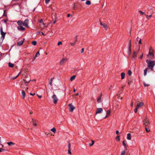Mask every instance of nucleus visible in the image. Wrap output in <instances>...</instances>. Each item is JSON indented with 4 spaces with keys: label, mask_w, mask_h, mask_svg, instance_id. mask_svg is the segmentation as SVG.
<instances>
[{
    "label": "nucleus",
    "mask_w": 155,
    "mask_h": 155,
    "mask_svg": "<svg viewBox=\"0 0 155 155\" xmlns=\"http://www.w3.org/2000/svg\"><path fill=\"white\" fill-rule=\"evenodd\" d=\"M143 56V54H142L141 56H140V58L142 59V58Z\"/></svg>",
    "instance_id": "61"
},
{
    "label": "nucleus",
    "mask_w": 155,
    "mask_h": 155,
    "mask_svg": "<svg viewBox=\"0 0 155 155\" xmlns=\"http://www.w3.org/2000/svg\"><path fill=\"white\" fill-rule=\"evenodd\" d=\"M65 61V59H64V58L62 59L60 62V63H59L60 64H61V65L63 64L64 63Z\"/></svg>",
    "instance_id": "17"
},
{
    "label": "nucleus",
    "mask_w": 155,
    "mask_h": 155,
    "mask_svg": "<svg viewBox=\"0 0 155 155\" xmlns=\"http://www.w3.org/2000/svg\"><path fill=\"white\" fill-rule=\"evenodd\" d=\"M127 139L128 140H130L131 139V134L129 133L127 134Z\"/></svg>",
    "instance_id": "20"
},
{
    "label": "nucleus",
    "mask_w": 155,
    "mask_h": 155,
    "mask_svg": "<svg viewBox=\"0 0 155 155\" xmlns=\"http://www.w3.org/2000/svg\"><path fill=\"white\" fill-rule=\"evenodd\" d=\"M68 149H71V144H70V143L69 142H68Z\"/></svg>",
    "instance_id": "40"
},
{
    "label": "nucleus",
    "mask_w": 155,
    "mask_h": 155,
    "mask_svg": "<svg viewBox=\"0 0 155 155\" xmlns=\"http://www.w3.org/2000/svg\"><path fill=\"white\" fill-rule=\"evenodd\" d=\"M92 143H89L90 146H92L94 143V141L93 140H91Z\"/></svg>",
    "instance_id": "33"
},
{
    "label": "nucleus",
    "mask_w": 155,
    "mask_h": 155,
    "mask_svg": "<svg viewBox=\"0 0 155 155\" xmlns=\"http://www.w3.org/2000/svg\"><path fill=\"white\" fill-rule=\"evenodd\" d=\"M19 1V0H12V2H17L18 1Z\"/></svg>",
    "instance_id": "63"
},
{
    "label": "nucleus",
    "mask_w": 155,
    "mask_h": 155,
    "mask_svg": "<svg viewBox=\"0 0 155 155\" xmlns=\"http://www.w3.org/2000/svg\"><path fill=\"white\" fill-rule=\"evenodd\" d=\"M119 132L118 130H117L116 131V134H119Z\"/></svg>",
    "instance_id": "62"
},
{
    "label": "nucleus",
    "mask_w": 155,
    "mask_h": 155,
    "mask_svg": "<svg viewBox=\"0 0 155 155\" xmlns=\"http://www.w3.org/2000/svg\"><path fill=\"white\" fill-rule=\"evenodd\" d=\"M138 108L136 107L135 109L134 110V112L136 113L138 110Z\"/></svg>",
    "instance_id": "44"
},
{
    "label": "nucleus",
    "mask_w": 155,
    "mask_h": 155,
    "mask_svg": "<svg viewBox=\"0 0 155 155\" xmlns=\"http://www.w3.org/2000/svg\"><path fill=\"white\" fill-rule=\"evenodd\" d=\"M23 81H24V84H25L26 86L27 85L26 84H28L31 81L30 80H29L28 81H27L26 80H25V79H24Z\"/></svg>",
    "instance_id": "21"
},
{
    "label": "nucleus",
    "mask_w": 155,
    "mask_h": 155,
    "mask_svg": "<svg viewBox=\"0 0 155 155\" xmlns=\"http://www.w3.org/2000/svg\"><path fill=\"white\" fill-rule=\"evenodd\" d=\"M70 16H71V15L70 14H68L67 15V17H69Z\"/></svg>",
    "instance_id": "64"
},
{
    "label": "nucleus",
    "mask_w": 155,
    "mask_h": 155,
    "mask_svg": "<svg viewBox=\"0 0 155 155\" xmlns=\"http://www.w3.org/2000/svg\"><path fill=\"white\" fill-rule=\"evenodd\" d=\"M25 84H24L23 83H22L21 84V88L22 89H24V88H25V87L23 86H25Z\"/></svg>",
    "instance_id": "35"
},
{
    "label": "nucleus",
    "mask_w": 155,
    "mask_h": 155,
    "mask_svg": "<svg viewBox=\"0 0 155 155\" xmlns=\"http://www.w3.org/2000/svg\"><path fill=\"white\" fill-rule=\"evenodd\" d=\"M53 78H51V79L50 80V81L49 82V84L51 86H52V82Z\"/></svg>",
    "instance_id": "32"
},
{
    "label": "nucleus",
    "mask_w": 155,
    "mask_h": 155,
    "mask_svg": "<svg viewBox=\"0 0 155 155\" xmlns=\"http://www.w3.org/2000/svg\"><path fill=\"white\" fill-rule=\"evenodd\" d=\"M117 98L118 99H121L122 98V97H120L119 96Z\"/></svg>",
    "instance_id": "59"
},
{
    "label": "nucleus",
    "mask_w": 155,
    "mask_h": 155,
    "mask_svg": "<svg viewBox=\"0 0 155 155\" xmlns=\"http://www.w3.org/2000/svg\"><path fill=\"white\" fill-rule=\"evenodd\" d=\"M24 38L23 40L21 41L18 42L17 43L18 45V46H20L21 45L23 44V43L24 42Z\"/></svg>",
    "instance_id": "13"
},
{
    "label": "nucleus",
    "mask_w": 155,
    "mask_h": 155,
    "mask_svg": "<svg viewBox=\"0 0 155 155\" xmlns=\"http://www.w3.org/2000/svg\"><path fill=\"white\" fill-rule=\"evenodd\" d=\"M5 151V150L3 148H1L0 149V152Z\"/></svg>",
    "instance_id": "38"
},
{
    "label": "nucleus",
    "mask_w": 155,
    "mask_h": 155,
    "mask_svg": "<svg viewBox=\"0 0 155 155\" xmlns=\"http://www.w3.org/2000/svg\"><path fill=\"white\" fill-rule=\"evenodd\" d=\"M144 124H143L145 126H148L150 125V123L149 121L147 120V119H146L144 120Z\"/></svg>",
    "instance_id": "7"
},
{
    "label": "nucleus",
    "mask_w": 155,
    "mask_h": 155,
    "mask_svg": "<svg viewBox=\"0 0 155 155\" xmlns=\"http://www.w3.org/2000/svg\"><path fill=\"white\" fill-rule=\"evenodd\" d=\"M143 84L145 87H147L149 86V84H146L145 82L143 83Z\"/></svg>",
    "instance_id": "45"
},
{
    "label": "nucleus",
    "mask_w": 155,
    "mask_h": 155,
    "mask_svg": "<svg viewBox=\"0 0 155 155\" xmlns=\"http://www.w3.org/2000/svg\"><path fill=\"white\" fill-rule=\"evenodd\" d=\"M49 1L50 0H45V2L46 4H48L49 2Z\"/></svg>",
    "instance_id": "46"
},
{
    "label": "nucleus",
    "mask_w": 155,
    "mask_h": 155,
    "mask_svg": "<svg viewBox=\"0 0 155 155\" xmlns=\"http://www.w3.org/2000/svg\"><path fill=\"white\" fill-rule=\"evenodd\" d=\"M31 43L32 44L34 45H36L37 44V42L36 41H32Z\"/></svg>",
    "instance_id": "34"
},
{
    "label": "nucleus",
    "mask_w": 155,
    "mask_h": 155,
    "mask_svg": "<svg viewBox=\"0 0 155 155\" xmlns=\"http://www.w3.org/2000/svg\"><path fill=\"white\" fill-rule=\"evenodd\" d=\"M35 93H34L33 94H32V93H30V94L31 95H32V96H34L35 95Z\"/></svg>",
    "instance_id": "53"
},
{
    "label": "nucleus",
    "mask_w": 155,
    "mask_h": 155,
    "mask_svg": "<svg viewBox=\"0 0 155 155\" xmlns=\"http://www.w3.org/2000/svg\"><path fill=\"white\" fill-rule=\"evenodd\" d=\"M17 24L19 26H22V25H23V22L21 20H19L17 21Z\"/></svg>",
    "instance_id": "15"
},
{
    "label": "nucleus",
    "mask_w": 155,
    "mask_h": 155,
    "mask_svg": "<svg viewBox=\"0 0 155 155\" xmlns=\"http://www.w3.org/2000/svg\"><path fill=\"white\" fill-rule=\"evenodd\" d=\"M103 111V110L102 108H97V109L96 114H98L101 113Z\"/></svg>",
    "instance_id": "8"
},
{
    "label": "nucleus",
    "mask_w": 155,
    "mask_h": 155,
    "mask_svg": "<svg viewBox=\"0 0 155 155\" xmlns=\"http://www.w3.org/2000/svg\"><path fill=\"white\" fill-rule=\"evenodd\" d=\"M121 79H123L124 78L125 76V73L124 72H122L121 74Z\"/></svg>",
    "instance_id": "19"
},
{
    "label": "nucleus",
    "mask_w": 155,
    "mask_h": 155,
    "mask_svg": "<svg viewBox=\"0 0 155 155\" xmlns=\"http://www.w3.org/2000/svg\"><path fill=\"white\" fill-rule=\"evenodd\" d=\"M62 42H61V41H59L58 42V45H61L62 44Z\"/></svg>",
    "instance_id": "47"
},
{
    "label": "nucleus",
    "mask_w": 155,
    "mask_h": 155,
    "mask_svg": "<svg viewBox=\"0 0 155 155\" xmlns=\"http://www.w3.org/2000/svg\"><path fill=\"white\" fill-rule=\"evenodd\" d=\"M8 21V20L6 19H5V20H4L3 21H4V22L5 23H6Z\"/></svg>",
    "instance_id": "54"
},
{
    "label": "nucleus",
    "mask_w": 155,
    "mask_h": 155,
    "mask_svg": "<svg viewBox=\"0 0 155 155\" xmlns=\"http://www.w3.org/2000/svg\"><path fill=\"white\" fill-rule=\"evenodd\" d=\"M122 143H123V146H124V145H126V144H125V141L124 140L122 142Z\"/></svg>",
    "instance_id": "52"
},
{
    "label": "nucleus",
    "mask_w": 155,
    "mask_h": 155,
    "mask_svg": "<svg viewBox=\"0 0 155 155\" xmlns=\"http://www.w3.org/2000/svg\"><path fill=\"white\" fill-rule=\"evenodd\" d=\"M1 34L2 35L1 38L3 40L5 38V36L6 34V33L4 32L3 31L2 27H1L0 28Z\"/></svg>",
    "instance_id": "3"
},
{
    "label": "nucleus",
    "mask_w": 155,
    "mask_h": 155,
    "mask_svg": "<svg viewBox=\"0 0 155 155\" xmlns=\"http://www.w3.org/2000/svg\"><path fill=\"white\" fill-rule=\"evenodd\" d=\"M21 73V71H20L18 73V75L17 76H16V77H12V79H14L16 78L19 75V74H20Z\"/></svg>",
    "instance_id": "28"
},
{
    "label": "nucleus",
    "mask_w": 155,
    "mask_h": 155,
    "mask_svg": "<svg viewBox=\"0 0 155 155\" xmlns=\"http://www.w3.org/2000/svg\"><path fill=\"white\" fill-rule=\"evenodd\" d=\"M146 15V18H148V17H152V15H149V16H148V15Z\"/></svg>",
    "instance_id": "49"
},
{
    "label": "nucleus",
    "mask_w": 155,
    "mask_h": 155,
    "mask_svg": "<svg viewBox=\"0 0 155 155\" xmlns=\"http://www.w3.org/2000/svg\"><path fill=\"white\" fill-rule=\"evenodd\" d=\"M125 153H126L125 150H124V151H123L121 153V155H124L125 154Z\"/></svg>",
    "instance_id": "37"
},
{
    "label": "nucleus",
    "mask_w": 155,
    "mask_h": 155,
    "mask_svg": "<svg viewBox=\"0 0 155 155\" xmlns=\"http://www.w3.org/2000/svg\"><path fill=\"white\" fill-rule=\"evenodd\" d=\"M97 102H98V103H100L101 102V97H99L97 99Z\"/></svg>",
    "instance_id": "29"
},
{
    "label": "nucleus",
    "mask_w": 155,
    "mask_h": 155,
    "mask_svg": "<svg viewBox=\"0 0 155 155\" xmlns=\"http://www.w3.org/2000/svg\"><path fill=\"white\" fill-rule=\"evenodd\" d=\"M52 98L53 99V102L54 104H56L58 100L56 96L54 94L52 96Z\"/></svg>",
    "instance_id": "5"
},
{
    "label": "nucleus",
    "mask_w": 155,
    "mask_h": 155,
    "mask_svg": "<svg viewBox=\"0 0 155 155\" xmlns=\"http://www.w3.org/2000/svg\"><path fill=\"white\" fill-rule=\"evenodd\" d=\"M128 74L129 76H130L132 74V72L130 70H128Z\"/></svg>",
    "instance_id": "36"
},
{
    "label": "nucleus",
    "mask_w": 155,
    "mask_h": 155,
    "mask_svg": "<svg viewBox=\"0 0 155 155\" xmlns=\"http://www.w3.org/2000/svg\"><path fill=\"white\" fill-rule=\"evenodd\" d=\"M139 12L140 14H142V15H143V14H145L144 12H143L142 11H141V10H139Z\"/></svg>",
    "instance_id": "42"
},
{
    "label": "nucleus",
    "mask_w": 155,
    "mask_h": 155,
    "mask_svg": "<svg viewBox=\"0 0 155 155\" xmlns=\"http://www.w3.org/2000/svg\"><path fill=\"white\" fill-rule=\"evenodd\" d=\"M147 69L146 68L144 71V76H145L147 75Z\"/></svg>",
    "instance_id": "31"
},
{
    "label": "nucleus",
    "mask_w": 155,
    "mask_h": 155,
    "mask_svg": "<svg viewBox=\"0 0 155 155\" xmlns=\"http://www.w3.org/2000/svg\"><path fill=\"white\" fill-rule=\"evenodd\" d=\"M130 106L131 107H132L133 106V104L132 101L131 102V103L130 104Z\"/></svg>",
    "instance_id": "57"
},
{
    "label": "nucleus",
    "mask_w": 155,
    "mask_h": 155,
    "mask_svg": "<svg viewBox=\"0 0 155 155\" xmlns=\"http://www.w3.org/2000/svg\"><path fill=\"white\" fill-rule=\"evenodd\" d=\"M51 131L53 132L54 133H55L56 132V129L55 127H54L51 129Z\"/></svg>",
    "instance_id": "25"
},
{
    "label": "nucleus",
    "mask_w": 155,
    "mask_h": 155,
    "mask_svg": "<svg viewBox=\"0 0 155 155\" xmlns=\"http://www.w3.org/2000/svg\"><path fill=\"white\" fill-rule=\"evenodd\" d=\"M141 39H140L139 41V44H141Z\"/></svg>",
    "instance_id": "51"
},
{
    "label": "nucleus",
    "mask_w": 155,
    "mask_h": 155,
    "mask_svg": "<svg viewBox=\"0 0 155 155\" xmlns=\"http://www.w3.org/2000/svg\"><path fill=\"white\" fill-rule=\"evenodd\" d=\"M39 22L41 23H43V21L42 20V19H41V20H40L39 21Z\"/></svg>",
    "instance_id": "55"
},
{
    "label": "nucleus",
    "mask_w": 155,
    "mask_h": 155,
    "mask_svg": "<svg viewBox=\"0 0 155 155\" xmlns=\"http://www.w3.org/2000/svg\"><path fill=\"white\" fill-rule=\"evenodd\" d=\"M7 143L8 144L9 146L13 145L15 144L14 143L12 142H7Z\"/></svg>",
    "instance_id": "26"
},
{
    "label": "nucleus",
    "mask_w": 155,
    "mask_h": 155,
    "mask_svg": "<svg viewBox=\"0 0 155 155\" xmlns=\"http://www.w3.org/2000/svg\"><path fill=\"white\" fill-rule=\"evenodd\" d=\"M101 26H103V27L105 28L106 29H107V25L104 23H101Z\"/></svg>",
    "instance_id": "16"
},
{
    "label": "nucleus",
    "mask_w": 155,
    "mask_h": 155,
    "mask_svg": "<svg viewBox=\"0 0 155 155\" xmlns=\"http://www.w3.org/2000/svg\"><path fill=\"white\" fill-rule=\"evenodd\" d=\"M131 40H130L129 41V47H128V51L129 52V54H130L131 53Z\"/></svg>",
    "instance_id": "10"
},
{
    "label": "nucleus",
    "mask_w": 155,
    "mask_h": 155,
    "mask_svg": "<svg viewBox=\"0 0 155 155\" xmlns=\"http://www.w3.org/2000/svg\"><path fill=\"white\" fill-rule=\"evenodd\" d=\"M86 4L87 5H90L91 4V2L90 1L88 0L86 1Z\"/></svg>",
    "instance_id": "30"
},
{
    "label": "nucleus",
    "mask_w": 155,
    "mask_h": 155,
    "mask_svg": "<svg viewBox=\"0 0 155 155\" xmlns=\"http://www.w3.org/2000/svg\"><path fill=\"white\" fill-rule=\"evenodd\" d=\"M42 25L44 26V27H47V26H45V24L44 23H42Z\"/></svg>",
    "instance_id": "58"
},
{
    "label": "nucleus",
    "mask_w": 155,
    "mask_h": 155,
    "mask_svg": "<svg viewBox=\"0 0 155 155\" xmlns=\"http://www.w3.org/2000/svg\"><path fill=\"white\" fill-rule=\"evenodd\" d=\"M139 102V101H137L136 102V103H137L136 107L138 109L144 105V103L143 102H141L139 104L137 103L138 102Z\"/></svg>",
    "instance_id": "4"
},
{
    "label": "nucleus",
    "mask_w": 155,
    "mask_h": 155,
    "mask_svg": "<svg viewBox=\"0 0 155 155\" xmlns=\"http://www.w3.org/2000/svg\"><path fill=\"white\" fill-rule=\"evenodd\" d=\"M18 29L21 31H22L25 30V28L23 27L22 26H18L17 27Z\"/></svg>",
    "instance_id": "9"
},
{
    "label": "nucleus",
    "mask_w": 155,
    "mask_h": 155,
    "mask_svg": "<svg viewBox=\"0 0 155 155\" xmlns=\"http://www.w3.org/2000/svg\"><path fill=\"white\" fill-rule=\"evenodd\" d=\"M28 22L29 20L28 19H26L25 20L24 23H23V25L25 27L28 28Z\"/></svg>",
    "instance_id": "6"
},
{
    "label": "nucleus",
    "mask_w": 155,
    "mask_h": 155,
    "mask_svg": "<svg viewBox=\"0 0 155 155\" xmlns=\"http://www.w3.org/2000/svg\"><path fill=\"white\" fill-rule=\"evenodd\" d=\"M84 48H82L81 49V53H83L84 52Z\"/></svg>",
    "instance_id": "56"
},
{
    "label": "nucleus",
    "mask_w": 155,
    "mask_h": 155,
    "mask_svg": "<svg viewBox=\"0 0 155 155\" xmlns=\"http://www.w3.org/2000/svg\"><path fill=\"white\" fill-rule=\"evenodd\" d=\"M40 54L39 53V51H38L35 54V56L34 57V59H35Z\"/></svg>",
    "instance_id": "24"
},
{
    "label": "nucleus",
    "mask_w": 155,
    "mask_h": 155,
    "mask_svg": "<svg viewBox=\"0 0 155 155\" xmlns=\"http://www.w3.org/2000/svg\"><path fill=\"white\" fill-rule=\"evenodd\" d=\"M110 110H108L107 111V114H106V117L104 118V119H105L107 118V117H108L110 114Z\"/></svg>",
    "instance_id": "14"
},
{
    "label": "nucleus",
    "mask_w": 155,
    "mask_h": 155,
    "mask_svg": "<svg viewBox=\"0 0 155 155\" xmlns=\"http://www.w3.org/2000/svg\"><path fill=\"white\" fill-rule=\"evenodd\" d=\"M69 106L68 109L70 112H72L75 109V107L73 105L72 103L69 104H68Z\"/></svg>",
    "instance_id": "2"
},
{
    "label": "nucleus",
    "mask_w": 155,
    "mask_h": 155,
    "mask_svg": "<svg viewBox=\"0 0 155 155\" xmlns=\"http://www.w3.org/2000/svg\"><path fill=\"white\" fill-rule=\"evenodd\" d=\"M14 65L13 64L11 63L10 62L9 63H8V66L9 67L12 68L14 67Z\"/></svg>",
    "instance_id": "27"
},
{
    "label": "nucleus",
    "mask_w": 155,
    "mask_h": 155,
    "mask_svg": "<svg viewBox=\"0 0 155 155\" xmlns=\"http://www.w3.org/2000/svg\"><path fill=\"white\" fill-rule=\"evenodd\" d=\"M21 94L23 97V98H24L25 97V94L24 91H22L21 92Z\"/></svg>",
    "instance_id": "23"
},
{
    "label": "nucleus",
    "mask_w": 155,
    "mask_h": 155,
    "mask_svg": "<svg viewBox=\"0 0 155 155\" xmlns=\"http://www.w3.org/2000/svg\"><path fill=\"white\" fill-rule=\"evenodd\" d=\"M146 62L148 64V67L151 70H153V68L155 65V61L147 60Z\"/></svg>",
    "instance_id": "1"
},
{
    "label": "nucleus",
    "mask_w": 155,
    "mask_h": 155,
    "mask_svg": "<svg viewBox=\"0 0 155 155\" xmlns=\"http://www.w3.org/2000/svg\"><path fill=\"white\" fill-rule=\"evenodd\" d=\"M75 43H76V42H74L73 43H71L70 44L71 46H74L75 44Z\"/></svg>",
    "instance_id": "43"
},
{
    "label": "nucleus",
    "mask_w": 155,
    "mask_h": 155,
    "mask_svg": "<svg viewBox=\"0 0 155 155\" xmlns=\"http://www.w3.org/2000/svg\"><path fill=\"white\" fill-rule=\"evenodd\" d=\"M76 76L75 75L72 76L70 78V80L71 81H73V80L75 79Z\"/></svg>",
    "instance_id": "22"
},
{
    "label": "nucleus",
    "mask_w": 155,
    "mask_h": 155,
    "mask_svg": "<svg viewBox=\"0 0 155 155\" xmlns=\"http://www.w3.org/2000/svg\"><path fill=\"white\" fill-rule=\"evenodd\" d=\"M68 153L70 154H71V149H68Z\"/></svg>",
    "instance_id": "48"
},
{
    "label": "nucleus",
    "mask_w": 155,
    "mask_h": 155,
    "mask_svg": "<svg viewBox=\"0 0 155 155\" xmlns=\"http://www.w3.org/2000/svg\"><path fill=\"white\" fill-rule=\"evenodd\" d=\"M41 32H40V31H37L36 33L37 35H38L40 34L41 33Z\"/></svg>",
    "instance_id": "50"
},
{
    "label": "nucleus",
    "mask_w": 155,
    "mask_h": 155,
    "mask_svg": "<svg viewBox=\"0 0 155 155\" xmlns=\"http://www.w3.org/2000/svg\"><path fill=\"white\" fill-rule=\"evenodd\" d=\"M41 34L42 35L44 36L45 35L42 32H41Z\"/></svg>",
    "instance_id": "60"
},
{
    "label": "nucleus",
    "mask_w": 155,
    "mask_h": 155,
    "mask_svg": "<svg viewBox=\"0 0 155 155\" xmlns=\"http://www.w3.org/2000/svg\"><path fill=\"white\" fill-rule=\"evenodd\" d=\"M32 122H33V125L34 126H37V123L36 122V121L35 120L33 119H32Z\"/></svg>",
    "instance_id": "18"
},
{
    "label": "nucleus",
    "mask_w": 155,
    "mask_h": 155,
    "mask_svg": "<svg viewBox=\"0 0 155 155\" xmlns=\"http://www.w3.org/2000/svg\"><path fill=\"white\" fill-rule=\"evenodd\" d=\"M116 139L117 140L119 141H120V136H117L116 137Z\"/></svg>",
    "instance_id": "39"
},
{
    "label": "nucleus",
    "mask_w": 155,
    "mask_h": 155,
    "mask_svg": "<svg viewBox=\"0 0 155 155\" xmlns=\"http://www.w3.org/2000/svg\"><path fill=\"white\" fill-rule=\"evenodd\" d=\"M151 49H152V48L150 47L149 49V55H150L151 58H153L154 57V55L153 54L152 52H150Z\"/></svg>",
    "instance_id": "11"
},
{
    "label": "nucleus",
    "mask_w": 155,
    "mask_h": 155,
    "mask_svg": "<svg viewBox=\"0 0 155 155\" xmlns=\"http://www.w3.org/2000/svg\"><path fill=\"white\" fill-rule=\"evenodd\" d=\"M145 130H146V131L147 133H148L150 131V130L148 128H147V127H146L145 128Z\"/></svg>",
    "instance_id": "41"
},
{
    "label": "nucleus",
    "mask_w": 155,
    "mask_h": 155,
    "mask_svg": "<svg viewBox=\"0 0 155 155\" xmlns=\"http://www.w3.org/2000/svg\"><path fill=\"white\" fill-rule=\"evenodd\" d=\"M138 51H134L133 54V57L134 58H135L137 57V54L138 53Z\"/></svg>",
    "instance_id": "12"
}]
</instances>
